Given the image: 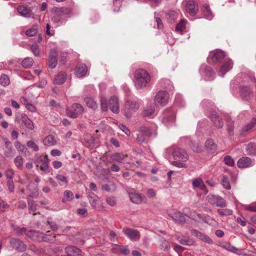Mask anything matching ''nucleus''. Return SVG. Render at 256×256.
Returning a JSON list of instances; mask_svg holds the SVG:
<instances>
[{
  "mask_svg": "<svg viewBox=\"0 0 256 256\" xmlns=\"http://www.w3.org/2000/svg\"><path fill=\"white\" fill-rule=\"evenodd\" d=\"M28 206V210L30 213H32L36 210V206L34 205V201L32 199V195H29L26 198Z\"/></svg>",
  "mask_w": 256,
  "mask_h": 256,
  "instance_id": "nucleus-39",
  "label": "nucleus"
},
{
  "mask_svg": "<svg viewBox=\"0 0 256 256\" xmlns=\"http://www.w3.org/2000/svg\"><path fill=\"white\" fill-rule=\"evenodd\" d=\"M186 9L190 15L194 16L198 10V6L194 0H186Z\"/></svg>",
  "mask_w": 256,
  "mask_h": 256,
  "instance_id": "nucleus-17",
  "label": "nucleus"
},
{
  "mask_svg": "<svg viewBox=\"0 0 256 256\" xmlns=\"http://www.w3.org/2000/svg\"><path fill=\"white\" fill-rule=\"evenodd\" d=\"M84 101L86 102V105L92 108L93 110H96L98 108V104L92 98L86 97L84 98Z\"/></svg>",
  "mask_w": 256,
  "mask_h": 256,
  "instance_id": "nucleus-28",
  "label": "nucleus"
},
{
  "mask_svg": "<svg viewBox=\"0 0 256 256\" xmlns=\"http://www.w3.org/2000/svg\"><path fill=\"white\" fill-rule=\"evenodd\" d=\"M168 216L172 218V220L178 222H184L186 220V215L178 211L170 212Z\"/></svg>",
  "mask_w": 256,
  "mask_h": 256,
  "instance_id": "nucleus-20",
  "label": "nucleus"
},
{
  "mask_svg": "<svg viewBox=\"0 0 256 256\" xmlns=\"http://www.w3.org/2000/svg\"><path fill=\"white\" fill-rule=\"evenodd\" d=\"M191 234L196 238L198 240L204 242L208 244H212L213 243L212 240L209 236L201 232L198 230L194 229L192 230Z\"/></svg>",
  "mask_w": 256,
  "mask_h": 256,
  "instance_id": "nucleus-13",
  "label": "nucleus"
},
{
  "mask_svg": "<svg viewBox=\"0 0 256 256\" xmlns=\"http://www.w3.org/2000/svg\"><path fill=\"white\" fill-rule=\"evenodd\" d=\"M56 178L60 182L67 184L68 183L66 178L62 174H58L56 176Z\"/></svg>",
  "mask_w": 256,
  "mask_h": 256,
  "instance_id": "nucleus-60",
  "label": "nucleus"
},
{
  "mask_svg": "<svg viewBox=\"0 0 256 256\" xmlns=\"http://www.w3.org/2000/svg\"><path fill=\"white\" fill-rule=\"evenodd\" d=\"M232 65L233 63L231 60H228L222 65L220 70L222 76H223L226 73L232 68Z\"/></svg>",
  "mask_w": 256,
  "mask_h": 256,
  "instance_id": "nucleus-24",
  "label": "nucleus"
},
{
  "mask_svg": "<svg viewBox=\"0 0 256 256\" xmlns=\"http://www.w3.org/2000/svg\"><path fill=\"white\" fill-rule=\"evenodd\" d=\"M47 223L50 226V228L54 231H56L58 229V226L56 222L52 220L50 218H48Z\"/></svg>",
  "mask_w": 256,
  "mask_h": 256,
  "instance_id": "nucleus-54",
  "label": "nucleus"
},
{
  "mask_svg": "<svg viewBox=\"0 0 256 256\" xmlns=\"http://www.w3.org/2000/svg\"><path fill=\"white\" fill-rule=\"evenodd\" d=\"M256 124V118H253L252 122L244 128V131H248L252 129Z\"/></svg>",
  "mask_w": 256,
  "mask_h": 256,
  "instance_id": "nucleus-57",
  "label": "nucleus"
},
{
  "mask_svg": "<svg viewBox=\"0 0 256 256\" xmlns=\"http://www.w3.org/2000/svg\"><path fill=\"white\" fill-rule=\"evenodd\" d=\"M100 102L102 112H107L108 107L110 110L114 114H118L120 112L118 100L116 96H112L108 102L106 97L103 94H100Z\"/></svg>",
  "mask_w": 256,
  "mask_h": 256,
  "instance_id": "nucleus-1",
  "label": "nucleus"
},
{
  "mask_svg": "<svg viewBox=\"0 0 256 256\" xmlns=\"http://www.w3.org/2000/svg\"><path fill=\"white\" fill-rule=\"evenodd\" d=\"M185 162H182L178 160H176L172 162V164L178 168H186V164H184Z\"/></svg>",
  "mask_w": 256,
  "mask_h": 256,
  "instance_id": "nucleus-58",
  "label": "nucleus"
},
{
  "mask_svg": "<svg viewBox=\"0 0 256 256\" xmlns=\"http://www.w3.org/2000/svg\"><path fill=\"white\" fill-rule=\"evenodd\" d=\"M84 111V107L80 104L74 103L66 108V114L70 118H75L82 114Z\"/></svg>",
  "mask_w": 256,
  "mask_h": 256,
  "instance_id": "nucleus-5",
  "label": "nucleus"
},
{
  "mask_svg": "<svg viewBox=\"0 0 256 256\" xmlns=\"http://www.w3.org/2000/svg\"><path fill=\"white\" fill-rule=\"evenodd\" d=\"M168 98L169 95L168 92L160 90L154 97V103L156 104L164 106L168 103Z\"/></svg>",
  "mask_w": 256,
  "mask_h": 256,
  "instance_id": "nucleus-8",
  "label": "nucleus"
},
{
  "mask_svg": "<svg viewBox=\"0 0 256 256\" xmlns=\"http://www.w3.org/2000/svg\"><path fill=\"white\" fill-rule=\"evenodd\" d=\"M175 121L174 112L168 110L164 112L162 122L166 126H172Z\"/></svg>",
  "mask_w": 256,
  "mask_h": 256,
  "instance_id": "nucleus-10",
  "label": "nucleus"
},
{
  "mask_svg": "<svg viewBox=\"0 0 256 256\" xmlns=\"http://www.w3.org/2000/svg\"><path fill=\"white\" fill-rule=\"evenodd\" d=\"M154 112V110L152 106L145 108L143 112V115L144 116H148L152 115Z\"/></svg>",
  "mask_w": 256,
  "mask_h": 256,
  "instance_id": "nucleus-55",
  "label": "nucleus"
},
{
  "mask_svg": "<svg viewBox=\"0 0 256 256\" xmlns=\"http://www.w3.org/2000/svg\"><path fill=\"white\" fill-rule=\"evenodd\" d=\"M225 56L226 54L224 52L218 50L214 53L213 56L212 57V60L214 63L219 62L222 60Z\"/></svg>",
  "mask_w": 256,
  "mask_h": 256,
  "instance_id": "nucleus-25",
  "label": "nucleus"
},
{
  "mask_svg": "<svg viewBox=\"0 0 256 256\" xmlns=\"http://www.w3.org/2000/svg\"><path fill=\"white\" fill-rule=\"evenodd\" d=\"M17 10L22 16L30 17V10L25 6L20 5L17 7Z\"/></svg>",
  "mask_w": 256,
  "mask_h": 256,
  "instance_id": "nucleus-32",
  "label": "nucleus"
},
{
  "mask_svg": "<svg viewBox=\"0 0 256 256\" xmlns=\"http://www.w3.org/2000/svg\"><path fill=\"white\" fill-rule=\"evenodd\" d=\"M34 63V60L32 58L28 57L22 61V65L23 67L25 68H30Z\"/></svg>",
  "mask_w": 256,
  "mask_h": 256,
  "instance_id": "nucleus-41",
  "label": "nucleus"
},
{
  "mask_svg": "<svg viewBox=\"0 0 256 256\" xmlns=\"http://www.w3.org/2000/svg\"><path fill=\"white\" fill-rule=\"evenodd\" d=\"M5 175L8 180H13L14 175V170L12 168H8L6 170Z\"/></svg>",
  "mask_w": 256,
  "mask_h": 256,
  "instance_id": "nucleus-52",
  "label": "nucleus"
},
{
  "mask_svg": "<svg viewBox=\"0 0 256 256\" xmlns=\"http://www.w3.org/2000/svg\"><path fill=\"white\" fill-rule=\"evenodd\" d=\"M135 86L138 90L142 89L147 86L150 81L149 73L144 69H138L134 72Z\"/></svg>",
  "mask_w": 256,
  "mask_h": 256,
  "instance_id": "nucleus-2",
  "label": "nucleus"
},
{
  "mask_svg": "<svg viewBox=\"0 0 256 256\" xmlns=\"http://www.w3.org/2000/svg\"><path fill=\"white\" fill-rule=\"evenodd\" d=\"M14 230L18 235H22L23 234H26L28 230L26 228H20L17 227L14 228Z\"/></svg>",
  "mask_w": 256,
  "mask_h": 256,
  "instance_id": "nucleus-62",
  "label": "nucleus"
},
{
  "mask_svg": "<svg viewBox=\"0 0 256 256\" xmlns=\"http://www.w3.org/2000/svg\"><path fill=\"white\" fill-rule=\"evenodd\" d=\"M57 56L58 54L56 50L51 49L48 58V65L50 68H54L56 67L58 64Z\"/></svg>",
  "mask_w": 256,
  "mask_h": 256,
  "instance_id": "nucleus-16",
  "label": "nucleus"
},
{
  "mask_svg": "<svg viewBox=\"0 0 256 256\" xmlns=\"http://www.w3.org/2000/svg\"><path fill=\"white\" fill-rule=\"evenodd\" d=\"M26 235L34 240L40 241V236L42 233L36 230H28Z\"/></svg>",
  "mask_w": 256,
  "mask_h": 256,
  "instance_id": "nucleus-26",
  "label": "nucleus"
},
{
  "mask_svg": "<svg viewBox=\"0 0 256 256\" xmlns=\"http://www.w3.org/2000/svg\"><path fill=\"white\" fill-rule=\"evenodd\" d=\"M192 185L194 188H200L202 190L204 187V182L201 178L194 180L192 182Z\"/></svg>",
  "mask_w": 256,
  "mask_h": 256,
  "instance_id": "nucleus-43",
  "label": "nucleus"
},
{
  "mask_svg": "<svg viewBox=\"0 0 256 256\" xmlns=\"http://www.w3.org/2000/svg\"><path fill=\"white\" fill-rule=\"evenodd\" d=\"M242 208L246 210L256 212V202H252L248 204H242Z\"/></svg>",
  "mask_w": 256,
  "mask_h": 256,
  "instance_id": "nucleus-46",
  "label": "nucleus"
},
{
  "mask_svg": "<svg viewBox=\"0 0 256 256\" xmlns=\"http://www.w3.org/2000/svg\"><path fill=\"white\" fill-rule=\"evenodd\" d=\"M208 198L209 202L216 206L225 207L226 205V200L219 196L208 195Z\"/></svg>",
  "mask_w": 256,
  "mask_h": 256,
  "instance_id": "nucleus-12",
  "label": "nucleus"
},
{
  "mask_svg": "<svg viewBox=\"0 0 256 256\" xmlns=\"http://www.w3.org/2000/svg\"><path fill=\"white\" fill-rule=\"evenodd\" d=\"M14 146L17 150L21 152L26 154L28 152V148L18 141H16L14 142Z\"/></svg>",
  "mask_w": 256,
  "mask_h": 256,
  "instance_id": "nucleus-45",
  "label": "nucleus"
},
{
  "mask_svg": "<svg viewBox=\"0 0 256 256\" xmlns=\"http://www.w3.org/2000/svg\"><path fill=\"white\" fill-rule=\"evenodd\" d=\"M74 198L73 193L70 190H66L64 192V197L62 198V202L66 203L72 201Z\"/></svg>",
  "mask_w": 256,
  "mask_h": 256,
  "instance_id": "nucleus-33",
  "label": "nucleus"
},
{
  "mask_svg": "<svg viewBox=\"0 0 256 256\" xmlns=\"http://www.w3.org/2000/svg\"><path fill=\"white\" fill-rule=\"evenodd\" d=\"M224 161L226 164L230 166H234V160L230 156H226L224 158Z\"/></svg>",
  "mask_w": 256,
  "mask_h": 256,
  "instance_id": "nucleus-53",
  "label": "nucleus"
},
{
  "mask_svg": "<svg viewBox=\"0 0 256 256\" xmlns=\"http://www.w3.org/2000/svg\"><path fill=\"white\" fill-rule=\"evenodd\" d=\"M48 162L49 160L48 156L46 154L44 157L40 156L37 161L36 166L38 167L40 170L44 173H48L50 170H48Z\"/></svg>",
  "mask_w": 256,
  "mask_h": 256,
  "instance_id": "nucleus-9",
  "label": "nucleus"
},
{
  "mask_svg": "<svg viewBox=\"0 0 256 256\" xmlns=\"http://www.w3.org/2000/svg\"><path fill=\"white\" fill-rule=\"evenodd\" d=\"M186 21L184 20H181L180 22L176 24V30L177 32H182L185 28Z\"/></svg>",
  "mask_w": 256,
  "mask_h": 256,
  "instance_id": "nucleus-50",
  "label": "nucleus"
},
{
  "mask_svg": "<svg viewBox=\"0 0 256 256\" xmlns=\"http://www.w3.org/2000/svg\"><path fill=\"white\" fill-rule=\"evenodd\" d=\"M10 244L14 249L20 252L24 251L26 248L24 242L17 238H12L10 241Z\"/></svg>",
  "mask_w": 256,
  "mask_h": 256,
  "instance_id": "nucleus-19",
  "label": "nucleus"
},
{
  "mask_svg": "<svg viewBox=\"0 0 256 256\" xmlns=\"http://www.w3.org/2000/svg\"><path fill=\"white\" fill-rule=\"evenodd\" d=\"M160 248L162 250L166 251L170 249V246L167 240L164 238H161L160 240Z\"/></svg>",
  "mask_w": 256,
  "mask_h": 256,
  "instance_id": "nucleus-35",
  "label": "nucleus"
},
{
  "mask_svg": "<svg viewBox=\"0 0 256 256\" xmlns=\"http://www.w3.org/2000/svg\"><path fill=\"white\" fill-rule=\"evenodd\" d=\"M205 146L207 150H215L216 148V145L212 139H208L205 143Z\"/></svg>",
  "mask_w": 256,
  "mask_h": 256,
  "instance_id": "nucleus-37",
  "label": "nucleus"
},
{
  "mask_svg": "<svg viewBox=\"0 0 256 256\" xmlns=\"http://www.w3.org/2000/svg\"><path fill=\"white\" fill-rule=\"evenodd\" d=\"M238 92L240 96L243 100L249 101L253 98V92L249 86H240Z\"/></svg>",
  "mask_w": 256,
  "mask_h": 256,
  "instance_id": "nucleus-6",
  "label": "nucleus"
},
{
  "mask_svg": "<svg viewBox=\"0 0 256 256\" xmlns=\"http://www.w3.org/2000/svg\"><path fill=\"white\" fill-rule=\"evenodd\" d=\"M88 72V68L86 64H82L78 66L75 74L78 78H82L85 76Z\"/></svg>",
  "mask_w": 256,
  "mask_h": 256,
  "instance_id": "nucleus-22",
  "label": "nucleus"
},
{
  "mask_svg": "<svg viewBox=\"0 0 256 256\" xmlns=\"http://www.w3.org/2000/svg\"><path fill=\"white\" fill-rule=\"evenodd\" d=\"M176 240L178 242L183 245H186L188 246H192L195 245V242L192 238H186L183 235H180L176 234L175 236Z\"/></svg>",
  "mask_w": 256,
  "mask_h": 256,
  "instance_id": "nucleus-18",
  "label": "nucleus"
},
{
  "mask_svg": "<svg viewBox=\"0 0 256 256\" xmlns=\"http://www.w3.org/2000/svg\"><path fill=\"white\" fill-rule=\"evenodd\" d=\"M203 14L204 18L208 20H211L214 15L208 4H204L203 5Z\"/></svg>",
  "mask_w": 256,
  "mask_h": 256,
  "instance_id": "nucleus-29",
  "label": "nucleus"
},
{
  "mask_svg": "<svg viewBox=\"0 0 256 256\" xmlns=\"http://www.w3.org/2000/svg\"><path fill=\"white\" fill-rule=\"evenodd\" d=\"M217 212L221 216H230L232 214V210L228 208L218 209Z\"/></svg>",
  "mask_w": 256,
  "mask_h": 256,
  "instance_id": "nucleus-51",
  "label": "nucleus"
},
{
  "mask_svg": "<svg viewBox=\"0 0 256 256\" xmlns=\"http://www.w3.org/2000/svg\"><path fill=\"white\" fill-rule=\"evenodd\" d=\"M66 253H70L71 254H74L76 256H80L81 254V250L74 246H69L65 248Z\"/></svg>",
  "mask_w": 256,
  "mask_h": 256,
  "instance_id": "nucleus-34",
  "label": "nucleus"
},
{
  "mask_svg": "<svg viewBox=\"0 0 256 256\" xmlns=\"http://www.w3.org/2000/svg\"><path fill=\"white\" fill-rule=\"evenodd\" d=\"M167 152L172 153L174 158L182 162H186L188 156L186 152L178 148H171L166 150Z\"/></svg>",
  "mask_w": 256,
  "mask_h": 256,
  "instance_id": "nucleus-4",
  "label": "nucleus"
},
{
  "mask_svg": "<svg viewBox=\"0 0 256 256\" xmlns=\"http://www.w3.org/2000/svg\"><path fill=\"white\" fill-rule=\"evenodd\" d=\"M126 156L122 153H115L110 156L113 161L118 162H122Z\"/></svg>",
  "mask_w": 256,
  "mask_h": 256,
  "instance_id": "nucleus-36",
  "label": "nucleus"
},
{
  "mask_svg": "<svg viewBox=\"0 0 256 256\" xmlns=\"http://www.w3.org/2000/svg\"><path fill=\"white\" fill-rule=\"evenodd\" d=\"M147 137L146 136L141 132H140V130H138V133L137 134V140L140 142H145L146 138Z\"/></svg>",
  "mask_w": 256,
  "mask_h": 256,
  "instance_id": "nucleus-61",
  "label": "nucleus"
},
{
  "mask_svg": "<svg viewBox=\"0 0 256 256\" xmlns=\"http://www.w3.org/2000/svg\"><path fill=\"white\" fill-rule=\"evenodd\" d=\"M17 121L20 124H23L29 130H32L34 128L33 122L27 116L26 114H22L17 118Z\"/></svg>",
  "mask_w": 256,
  "mask_h": 256,
  "instance_id": "nucleus-15",
  "label": "nucleus"
},
{
  "mask_svg": "<svg viewBox=\"0 0 256 256\" xmlns=\"http://www.w3.org/2000/svg\"><path fill=\"white\" fill-rule=\"evenodd\" d=\"M10 83L9 77L6 74H2L0 77V84L6 86H8Z\"/></svg>",
  "mask_w": 256,
  "mask_h": 256,
  "instance_id": "nucleus-44",
  "label": "nucleus"
},
{
  "mask_svg": "<svg viewBox=\"0 0 256 256\" xmlns=\"http://www.w3.org/2000/svg\"><path fill=\"white\" fill-rule=\"evenodd\" d=\"M70 10L68 8H58L54 7L52 9L53 16L52 18V21L54 24L62 23L66 20V16L70 14Z\"/></svg>",
  "mask_w": 256,
  "mask_h": 256,
  "instance_id": "nucleus-3",
  "label": "nucleus"
},
{
  "mask_svg": "<svg viewBox=\"0 0 256 256\" xmlns=\"http://www.w3.org/2000/svg\"><path fill=\"white\" fill-rule=\"evenodd\" d=\"M254 161L248 157L244 156L238 160L237 162L238 166L243 168L252 166L254 164Z\"/></svg>",
  "mask_w": 256,
  "mask_h": 256,
  "instance_id": "nucleus-14",
  "label": "nucleus"
},
{
  "mask_svg": "<svg viewBox=\"0 0 256 256\" xmlns=\"http://www.w3.org/2000/svg\"><path fill=\"white\" fill-rule=\"evenodd\" d=\"M139 108L138 104L136 101H128L124 105V115L128 118H130L132 114Z\"/></svg>",
  "mask_w": 256,
  "mask_h": 256,
  "instance_id": "nucleus-7",
  "label": "nucleus"
},
{
  "mask_svg": "<svg viewBox=\"0 0 256 256\" xmlns=\"http://www.w3.org/2000/svg\"><path fill=\"white\" fill-rule=\"evenodd\" d=\"M200 72L202 75H204L208 77L206 78V80H209L210 77H212L214 74V72L212 70V68L205 64H202L200 68Z\"/></svg>",
  "mask_w": 256,
  "mask_h": 256,
  "instance_id": "nucleus-21",
  "label": "nucleus"
},
{
  "mask_svg": "<svg viewBox=\"0 0 256 256\" xmlns=\"http://www.w3.org/2000/svg\"><path fill=\"white\" fill-rule=\"evenodd\" d=\"M222 184L223 187L226 190H230L231 186L230 184L228 178L226 176H224L222 179Z\"/></svg>",
  "mask_w": 256,
  "mask_h": 256,
  "instance_id": "nucleus-47",
  "label": "nucleus"
},
{
  "mask_svg": "<svg viewBox=\"0 0 256 256\" xmlns=\"http://www.w3.org/2000/svg\"><path fill=\"white\" fill-rule=\"evenodd\" d=\"M129 196L131 202L136 204H140L142 202V197L139 194L134 192L130 193Z\"/></svg>",
  "mask_w": 256,
  "mask_h": 256,
  "instance_id": "nucleus-30",
  "label": "nucleus"
},
{
  "mask_svg": "<svg viewBox=\"0 0 256 256\" xmlns=\"http://www.w3.org/2000/svg\"><path fill=\"white\" fill-rule=\"evenodd\" d=\"M14 163L18 169L21 170L23 167L24 158L21 156H18L14 159Z\"/></svg>",
  "mask_w": 256,
  "mask_h": 256,
  "instance_id": "nucleus-42",
  "label": "nucleus"
},
{
  "mask_svg": "<svg viewBox=\"0 0 256 256\" xmlns=\"http://www.w3.org/2000/svg\"><path fill=\"white\" fill-rule=\"evenodd\" d=\"M30 50L35 56L38 57V56H40V48H39V46L37 44H32L30 46Z\"/></svg>",
  "mask_w": 256,
  "mask_h": 256,
  "instance_id": "nucleus-49",
  "label": "nucleus"
},
{
  "mask_svg": "<svg viewBox=\"0 0 256 256\" xmlns=\"http://www.w3.org/2000/svg\"><path fill=\"white\" fill-rule=\"evenodd\" d=\"M107 204L111 206H114L116 202V198L114 197H108L106 198Z\"/></svg>",
  "mask_w": 256,
  "mask_h": 256,
  "instance_id": "nucleus-63",
  "label": "nucleus"
},
{
  "mask_svg": "<svg viewBox=\"0 0 256 256\" xmlns=\"http://www.w3.org/2000/svg\"><path fill=\"white\" fill-rule=\"evenodd\" d=\"M122 232L132 241H138L140 238V233L137 230L130 228H124Z\"/></svg>",
  "mask_w": 256,
  "mask_h": 256,
  "instance_id": "nucleus-11",
  "label": "nucleus"
},
{
  "mask_svg": "<svg viewBox=\"0 0 256 256\" xmlns=\"http://www.w3.org/2000/svg\"><path fill=\"white\" fill-rule=\"evenodd\" d=\"M140 132L146 137H148L151 134V132L150 128L147 127L142 126L140 128Z\"/></svg>",
  "mask_w": 256,
  "mask_h": 256,
  "instance_id": "nucleus-59",
  "label": "nucleus"
},
{
  "mask_svg": "<svg viewBox=\"0 0 256 256\" xmlns=\"http://www.w3.org/2000/svg\"><path fill=\"white\" fill-rule=\"evenodd\" d=\"M56 236H50L46 234H43L40 236V241L52 243L55 241Z\"/></svg>",
  "mask_w": 256,
  "mask_h": 256,
  "instance_id": "nucleus-38",
  "label": "nucleus"
},
{
  "mask_svg": "<svg viewBox=\"0 0 256 256\" xmlns=\"http://www.w3.org/2000/svg\"><path fill=\"white\" fill-rule=\"evenodd\" d=\"M210 116L216 128H222L223 126V122L216 112H212Z\"/></svg>",
  "mask_w": 256,
  "mask_h": 256,
  "instance_id": "nucleus-23",
  "label": "nucleus"
},
{
  "mask_svg": "<svg viewBox=\"0 0 256 256\" xmlns=\"http://www.w3.org/2000/svg\"><path fill=\"white\" fill-rule=\"evenodd\" d=\"M26 145L28 148L32 149L34 152H38L39 150L38 146L32 140H28Z\"/></svg>",
  "mask_w": 256,
  "mask_h": 256,
  "instance_id": "nucleus-48",
  "label": "nucleus"
},
{
  "mask_svg": "<svg viewBox=\"0 0 256 256\" xmlns=\"http://www.w3.org/2000/svg\"><path fill=\"white\" fill-rule=\"evenodd\" d=\"M246 152L250 155H256V144L250 143L246 146Z\"/></svg>",
  "mask_w": 256,
  "mask_h": 256,
  "instance_id": "nucleus-40",
  "label": "nucleus"
},
{
  "mask_svg": "<svg viewBox=\"0 0 256 256\" xmlns=\"http://www.w3.org/2000/svg\"><path fill=\"white\" fill-rule=\"evenodd\" d=\"M43 144L46 146H52L56 144V141L53 136L48 135L44 139Z\"/></svg>",
  "mask_w": 256,
  "mask_h": 256,
  "instance_id": "nucleus-31",
  "label": "nucleus"
},
{
  "mask_svg": "<svg viewBox=\"0 0 256 256\" xmlns=\"http://www.w3.org/2000/svg\"><path fill=\"white\" fill-rule=\"evenodd\" d=\"M9 207V205L4 201L0 199V210L4 212L6 208Z\"/></svg>",
  "mask_w": 256,
  "mask_h": 256,
  "instance_id": "nucleus-64",
  "label": "nucleus"
},
{
  "mask_svg": "<svg viewBox=\"0 0 256 256\" xmlns=\"http://www.w3.org/2000/svg\"><path fill=\"white\" fill-rule=\"evenodd\" d=\"M66 80V74L64 72H60L56 76L54 82L58 84H61Z\"/></svg>",
  "mask_w": 256,
  "mask_h": 256,
  "instance_id": "nucleus-27",
  "label": "nucleus"
},
{
  "mask_svg": "<svg viewBox=\"0 0 256 256\" xmlns=\"http://www.w3.org/2000/svg\"><path fill=\"white\" fill-rule=\"evenodd\" d=\"M38 32L36 26H33L29 30H27L26 34L28 36H35Z\"/></svg>",
  "mask_w": 256,
  "mask_h": 256,
  "instance_id": "nucleus-56",
  "label": "nucleus"
}]
</instances>
